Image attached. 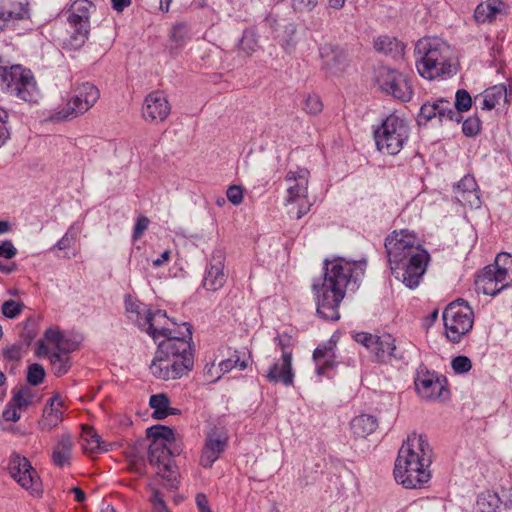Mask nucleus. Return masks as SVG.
I'll return each instance as SVG.
<instances>
[{"instance_id": "a18cd8bd", "label": "nucleus", "mask_w": 512, "mask_h": 512, "mask_svg": "<svg viewBox=\"0 0 512 512\" xmlns=\"http://www.w3.org/2000/svg\"><path fill=\"white\" fill-rule=\"evenodd\" d=\"M481 130V120L477 115L468 117L462 123V132L467 137H475Z\"/></svg>"}, {"instance_id": "052dcab7", "label": "nucleus", "mask_w": 512, "mask_h": 512, "mask_svg": "<svg viewBox=\"0 0 512 512\" xmlns=\"http://www.w3.org/2000/svg\"><path fill=\"white\" fill-rule=\"evenodd\" d=\"M495 90H498L499 95L502 94V88L493 87L492 89L488 90L483 99V109L492 110L496 106L497 99L495 97V94L493 93V91Z\"/></svg>"}, {"instance_id": "4be33fe9", "label": "nucleus", "mask_w": 512, "mask_h": 512, "mask_svg": "<svg viewBox=\"0 0 512 512\" xmlns=\"http://www.w3.org/2000/svg\"><path fill=\"white\" fill-rule=\"evenodd\" d=\"M309 172L301 169L297 172L289 171L286 176L288 182H292L287 188L286 204H292L307 197Z\"/></svg>"}, {"instance_id": "f03ea898", "label": "nucleus", "mask_w": 512, "mask_h": 512, "mask_svg": "<svg viewBox=\"0 0 512 512\" xmlns=\"http://www.w3.org/2000/svg\"><path fill=\"white\" fill-rule=\"evenodd\" d=\"M192 326L182 323L178 329L158 340L155 357L150 364L153 376L161 380H175L192 370L194 365L191 345Z\"/></svg>"}, {"instance_id": "393cba45", "label": "nucleus", "mask_w": 512, "mask_h": 512, "mask_svg": "<svg viewBox=\"0 0 512 512\" xmlns=\"http://www.w3.org/2000/svg\"><path fill=\"white\" fill-rule=\"evenodd\" d=\"M226 282V274L224 273V262L221 255L213 256L212 262L206 270L203 280V286L209 291H217Z\"/></svg>"}, {"instance_id": "6e6552de", "label": "nucleus", "mask_w": 512, "mask_h": 512, "mask_svg": "<svg viewBox=\"0 0 512 512\" xmlns=\"http://www.w3.org/2000/svg\"><path fill=\"white\" fill-rule=\"evenodd\" d=\"M409 137V127L404 119L390 114L374 131L377 149L388 155H396Z\"/></svg>"}, {"instance_id": "dca6fc26", "label": "nucleus", "mask_w": 512, "mask_h": 512, "mask_svg": "<svg viewBox=\"0 0 512 512\" xmlns=\"http://www.w3.org/2000/svg\"><path fill=\"white\" fill-rule=\"evenodd\" d=\"M433 119H437L440 124L445 120L460 123L462 121V115H458V112L454 111L450 101L439 98L432 103L427 102L421 106L417 116V123L419 125H426Z\"/></svg>"}, {"instance_id": "09e8293b", "label": "nucleus", "mask_w": 512, "mask_h": 512, "mask_svg": "<svg viewBox=\"0 0 512 512\" xmlns=\"http://www.w3.org/2000/svg\"><path fill=\"white\" fill-rule=\"evenodd\" d=\"M24 304L14 300H7L2 304V314L9 318H16L23 310Z\"/></svg>"}, {"instance_id": "ea45409f", "label": "nucleus", "mask_w": 512, "mask_h": 512, "mask_svg": "<svg viewBox=\"0 0 512 512\" xmlns=\"http://www.w3.org/2000/svg\"><path fill=\"white\" fill-rule=\"evenodd\" d=\"M274 341L281 351V357L285 358V366L288 367L289 359H292V338L287 334H283L278 335Z\"/></svg>"}, {"instance_id": "0eeeda50", "label": "nucleus", "mask_w": 512, "mask_h": 512, "mask_svg": "<svg viewBox=\"0 0 512 512\" xmlns=\"http://www.w3.org/2000/svg\"><path fill=\"white\" fill-rule=\"evenodd\" d=\"M512 285V255L500 253L494 264L486 266L475 280L477 293L496 296Z\"/></svg>"}, {"instance_id": "f257e3e1", "label": "nucleus", "mask_w": 512, "mask_h": 512, "mask_svg": "<svg viewBox=\"0 0 512 512\" xmlns=\"http://www.w3.org/2000/svg\"><path fill=\"white\" fill-rule=\"evenodd\" d=\"M365 262L347 261L336 258L325 260L324 276L321 284L314 283L317 314L324 320L337 321L340 318L339 305L349 285H355L364 274Z\"/></svg>"}, {"instance_id": "680f3d73", "label": "nucleus", "mask_w": 512, "mask_h": 512, "mask_svg": "<svg viewBox=\"0 0 512 512\" xmlns=\"http://www.w3.org/2000/svg\"><path fill=\"white\" fill-rule=\"evenodd\" d=\"M17 249L14 247L12 241L5 240L0 243V257L5 259H12L16 256Z\"/></svg>"}, {"instance_id": "423d86ee", "label": "nucleus", "mask_w": 512, "mask_h": 512, "mask_svg": "<svg viewBox=\"0 0 512 512\" xmlns=\"http://www.w3.org/2000/svg\"><path fill=\"white\" fill-rule=\"evenodd\" d=\"M0 56V89L25 102H35L38 88L32 71L21 64L8 65Z\"/></svg>"}, {"instance_id": "9b49d317", "label": "nucleus", "mask_w": 512, "mask_h": 512, "mask_svg": "<svg viewBox=\"0 0 512 512\" xmlns=\"http://www.w3.org/2000/svg\"><path fill=\"white\" fill-rule=\"evenodd\" d=\"M430 254L424 248L407 255L402 262L390 265L392 274L410 289L416 288L426 272Z\"/></svg>"}, {"instance_id": "a19ab883", "label": "nucleus", "mask_w": 512, "mask_h": 512, "mask_svg": "<svg viewBox=\"0 0 512 512\" xmlns=\"http://www.w3.org/2000/svg\"><path fill=\"white\" fill-rule=\"evenodd\" d=\"M454 111L461 115L463 112H467L472 106V98L465 89H460L456 92L455 103L452 105Z\"/></svg>"}, {"instance_id": "bf43d9fd", "label": "nucleus", "mask_w": 512, "mask_h": 512, "mask_svg": "<svg viewBox=\"0 0 512 512\" xmlns=\"http://www.w3.org/2000/svg\"><path fill=\"white\" fill-rule=\"evenodd\" d=\"M3 356L7 361L18 362L22 358L21 346L11 345L3 350Z\"/></svg>"}, {"instance_id": "6ab92c4d", "label": "nucleus", "mask_w": 512, "mask_h": 512, "mask_svg": "<svg viewBox=\"0 0 512 512\" xmlns=\"http://www.w3.org/2000/svg\"><path fill=\"white\" fill-rule=\"evenodd\" d=\"M228 444V437L225 433L213 430L207 434L200 456V465L204 468H211L220 455L225 451Z\"/></svg>"}, {"instance_id": "37998d69", "label": "nucleus", "mask_w": 512, "mask_h": 512, "mask_svg": "<svg viewBox=\"0 0 512 512\" xmlns=\"http://www.w3.org/2000/svg\"><path fill=\"white\" fill-rule=\"evenodd\" d=\"M303 110L312 116L320 114L323 110V103L317 94H308L303 101Z\"/></svg>"}, {"instance_id": "ddd939ff", "label": "nucleus", "mask_w": 512, "mask_h": 512, "mask_svg": "<svg viewBox=\"0 0 512 512\" xmlns=\"http://www.w3.org/2000/svg\"><path fill=\"white\" fill-rule=\"evenodd\" d=\"M384 245L389 265L398 264L407 258L408 254L423 248L416 233L407 229L393 231L386 237Z\"/></svg>"}, {"instance_id": "603ef678", "label": "nucleus", "mask_w": 512, "mask_h": 512, "mask_svg": "<svg viewBox=\"0 0 512 512\" xmlns=\"http://www.w3.org/2000/svg\"><path fill=\"white\" fill-rule=\"evenodd\" d=\"M318 6V0H291V7L296 13H310Z\"/></svg>"}, {"instance_id": "2f4dec72", "label": "nucleus", "mask_w": 512, "mask_h": 512, "mask_svg": "<svg viewBox=\"0 0 512 512\" xmlns=\"http://www.w3.org/2000/svg\"><path fill=\"white\" fill-rule=\"evenodd\" d=\"M82 441V447L85 452L95 454L109 450L110 444L102 441L101 436L92 427L83 428Z\"/></svg>"}, {"instance_id": "72a5a7b5", "label": "nucleus", "mask_w": 512, "mask_h": 512, "mask_svg": "<svg viewBox=\"0 0 512 512\" xmlns=\"http://www.w3.org/2000/svg\"><path fill=\"white\" fill-rule=\"evenodd\" d=\"M502 501L499 495L487 490L478 495L474 512H499Z\"/></svg>"}, {"instance_id": "c9c22d12", "label": "nucleus", "mask_w": 512, "mask_h": 512, "mask_svg": "<svg viewBox=\"0 0 512 512\" xmlns=\"http://www.w3.org/2000/svg\"><path fill=\"white\" fill-rule=\"evenodd\" d=\"M62 415L63 412L60 409L46 405L39 424L43 430H51L62 421Z\"/></svg>"}, {"instance_id": "774afa93", "label": "nucleus", "mask_w": 512, "mask_h": 512, "mask_svg": "<svg viewBox=\"0 0 512 512\" xmlns=\"http://www.w3.org/2000/svg\"><path fill=\"white\" fill-rule=\"evenodd\" d=\"M170 255H171V252L169 250H165L161 255L160 257H158L157 259H154L152 261V264L154 267H161L163 266L165 263L168 262V260L170 259Z\"/></svg>"}, {"instance_id": "f704fd0d", "label": "nucleus", "mask_w": 512, "mask_h": 512, "mask_svg": "<svg viewBox=\"0 0 512 512\" xmlns=\"http://www.w3.org/2000/svg\"><path fill=\"white\" fill-rule=\"evenodd\" d=\"M33 391L28 386H22L17 390H13V396L9 401L14 405L20 412L25 411L33 403Z\"/></svg>"}, {"instance_id": "5701e85b", "label": "nucleus", "mask_w": 512, "mask_h": 512, "mask_svg": "<svg viewBox=\"0 0 512 512\" xmlns=\"http://www.w3.org/2000/svg\"><path fill=\"white\" fill-rule=\"evenodd\" d=\"M323 67L332 74H338L345 69L346 54L339 46L325 44L320 48Z\"/></svg>"}, {"instance_id": "9d476101", "label": "nucleus", "mask_w": 512, "mask_h": 512, "mask_svg": "<svg viewBox=\"0 0 512 512\" xmlns=\"http://www.w3.org/2000/svg\"><path fill=\"white\" fill-rule=\"evenodd\" d=\"M374 82L381 92L402 102L410 101L413 96L412 85L408 77L396 69L386 66L379 67L375 71Z\"/></svg>"}, {"instance_id": "cd10ccee", "label": "nucleus", "mask_w": 512, "mask_h": 512, "mask_svg": "<svg viewBox=\"0 0 512 512\" xmlns=\"http://www.w3.org/2000/svg\"><path fill=\"white\" fill-rule=\"evenodd\" d=\"M73 441L70 435H62L53 448L51 460L59 468L70 465L72 455Z\"/></svg>"}, {"instance_id": "4c0bfd02", "label": "nucleus", "mask_w": 512, "mask_h": 512, "mask_svg": "<svg viewBox=\"0 0 512 512\" xmlns=\"http://www.w3.org/2000/svg\"><path fill=\"white\" fill-rule=\"evenodd\" d=\"M62 352L52 353L50 356V362L52 370L56 376H62L70 369V359L67 356H62Z\"/></svg>"}, {"instance_id": "6e6d98bb", "label": "nucleus", "mask_w": 512, "mask_h": 512, "mask_svg": "<svg viewBox=\"0 0 512 512\" xmlns=\"http://www.w3.org/2000/svg\"><path fill=\"white\" fill-rule=\"evenodd\" d=\"M226 196L233 205H239L243 201V190L240 186L232 185L227 189Z\"/></svg>"}, {"instance_id": "412c9836", "label": "nucleus", "mask_w": 512, "mask_h": 512, "mask_svg": "<svg viewBox=\"0 0 512 512\" xmlns=\"http://www.w3.org/2000/svg\"><path fill=\"white\" fill-rule=\"evenodd\" d=\"M454 194L458 202L471 208H479L481 200L476 180L471 175H465L454 187Z\"/></svg>"}, {"instance_id": "39448f33", "label": "nucleus", "mask_w": 512, "mask_h": 512, "mask_svg": "<svg viewBox=\"0 0 512 512\" xmlns=\"http://www.w3.org/2000/svg\"><path fill=\"white\" fill-rule=\"evenodd\" d=\"M415 53L418 55L416 68L421 77L433 80L451 75L450 49L445 42L436 38L420 39L416 43Z\"/></svg>"}, {"instance_id": "c756f323", "label": "nucleus", "mask_w": 512, "mask_h": 512, "mask_svg": "<svg viewBox=\"0 0 512 512\" xmlns=\"http://www.w3.org/2000/svg\"><path fill=\"white\" fill-rule=\"evenodd\" d=\"M335 349L333 346H325L316 348L313 352V359L316 363V372L318 375H325L330 369L336 365Z\"/></svg>"}, {"instance_id": "c03bdc74", "label": "nucleus", "mask_w": 512, "mask_h": 512, "mask_svg": "<svg viewBox=\"0 0 512 512\" xmlns=\"http://www.w3.org/2000/svg\"><path fill=\"white\" fill-rule=\"evenodd\" d=\"M45 378V370L41 364L34 363L28 367L27 381L30 385L38 386Z\"/></svg>"}, {"instance_id": "13d9d810", "label": "nucleus", "mask_w": 512, "mask_h": 512, "mask_svg": "<svg viewBox=\"0 0 512 512\" xmlns=\"http://www.w3.org/2000/svg\"><path fill=\"white\" fill-rule=\"evenodd\" d=\"M2 417L5 421L17 422L21 418V413L12 403L8 402L3 410Z\"/></svg>"}, {"instance_id": "4468645a", "label": "nucleus", "mask_w": 512, "mask_h": 512, "mask_svg": "<svg viewBox=\"0 0 512 512\" xmlns=\"http://www.w3.org/2000/svg\"><path fill=\"white\" fill-rule=\"evenodd\" d=\"M414 384L419 396L425 400L446 398L449 394L447 379L435 371H429L424 365L418 367Z\"/></svg>"}, {"instance_id": "aec40b11", "label": "nucleus", "mask_w": 512, "mask_h": 512, "mask_svg": "<svg viewBox=\"0 0 512 512\" xmlns=\"http://www.w3.org/2000/svg\"><path fill=\"white\" fill-rule=\"evenodd\" d=\"M378 362L405 361V352L396 344V339L391 334L377 335L371 351Z\"/></svg>"}, {"instance_id": "e433bc0d", "label": "nucleus", "mask_w": 512, "mask_h": 512, "mask_svg": "<svg viewBox=\"0 0 512 512\" xmlns=\"http://www.w3.org/2000/svg\"><path fill=\"white\" fill-rule=\"evenodd\" d=\"M45 339L55 344L57 351L67 354L74 351L73 347H64V343H68V339L57 329L49 328L45 331Z\"/></svg>"}, {"instance_id": "3c124183", "label": "nucleus", "mask_w": 512, "mask_h": 512, "mask_svg": "<svg viewBox=\"0 0 512 512\" xmlns=\"http://www.w3.org/2000/svg\"><path fill=\"white\" fill-rule=\"evenodd\" d=\"M92 7V3L88 0H76L71 6V13L69 15H76L89 21V9Z\"/></svg>"}, {"instance_id": "f8f14e48", "label": "nucleus", "mask_w": 512, "mask_h": 512, "mask_svg": "<svg viewBox=\"0 0 512 512\" xmlns=\"http://www.w3.org/2000/svg\"><path fill=\"white\" fill-rule=\"evenodd\" d=\"M99 96V89L95 85L89 82L82 83L75 88L73 97L66 105L54 113L53 119L68 120L82 115L94 106Z\"/></svg>"}, {"instance_id": "5fc2aeb1", "label": "nucleus", "mask_w": 512, "mask_h": 512, "mask_svg": "<svg viewBox=\"0 0 512 512\" xmlns=\"http://www.w3.org/2000/svg\"><path fill=\"white\" fill-rule=\"evenodd\" d=\"M377 335L367 332L356 333L354 339L356 342L365 346L368 350L372 351Z\"/></svg>"}, {"instance_id": "a878e982", "label": "nucleus", "mask_w": 512, "mask_h": 512, "mask_svg": "<svg viewBox=\"0 0 512 512\" xmlns=\"http://www.w3.org/2000/svg\"><path fill=\"white\" fill-rule=\"evenodd\" d=\"M285 358L275 361L268 369L266 378L270 383H281L284 386H292L294 383V372L292 368V359H289L288 367L285 366Z\"/></svg>"}, {"instance_id": "49530a36", "label": "nucleus", "mask_w": 512, "mask_h": 512, "mask_svg": "<svg viewBox=\"0 0 512 512\" xmlns=\"http://www.w3.org/2000/svg\"><path fill=\"white\" fill-rule=\"evenodd\" d=\"M78 233V228L74 224L71 225L64 236L55 244V247L59 250L70 248L75 243Z\"/></svg>"}, {"instance_id": "a211bd4d", "label": "nucleus", "mask_w": 512, "mask_h": 512, "mask_svg": "<svg viewBox=\"0 0 512 512\" xmlns=\"http://www.w3.org/2000/svg\"><path fill=\"white\" fill-rule=\"evenodd\" d=\"M171 112V105L161 91L148 94L142 106V116L146 122L159 123L167 119Z\"/></svg>"}, {"instance_id": "864d4df0", "label": "nucleus", "mask_w": 512, "mask_h": 512, "mask_svg": "<svg viewBox=\"0 0 512 512\" xmlns=\"http://www.w3.org/2000/svg\"><path fill=\"white\" fill-rule=\"evenodd\" d=\"M149 405L154 411L168 409L170 399L164 393L155 394L150 397Z\"/></svg>"}, {"instance_id": "8fccbe9b", "label": "nucleus", "mask_w": 512, "mask_h": 512, "mask_svg": "<svg viewBox=\"0 0 512 512\" xmlns=\"http://www.w3.org/2000/svg\"><path fill=\"white\" fill-rule=\"evenodd\" d=\"M451 367L456 374H465L471 370L472 362L467 356L460 355L452 359Z\"/></svg>"}, {"instance_id": "e2e57ef3", "label": "nucleus", "mask_w": 512, "mask_h": 512, "mask_svg": "<svg viewBox=\"0 0 512 512\" xmlns=\"http://www.w3.org/2000/svg\"><path fill=\"white\" fill-rule=\"evenodd\" d=\"M7 119H8V113L4 109L0 108V147L9 138V132L6 127Z\"/></svg>"}, {"instance_id": "7c9ffc66", "label": "nucleus", "mask_w": 512, "mask_h": 512, "mask_svg": "<svg viewBox=\"0 0 512 512\" xmlns=\"http://www.w3.org/2000/svg\"><path fill=\"white\" fill-rule=\"evenodd\" d=\"M374 47L378 52L391 56L394 59L402 57L405 50V46L402 42L395 37L386 35L379 36L374 41Z\"/></svg>"}, {"instance_id": "0e129e2a", "label": "nucleus", "mask_w": 512, "mask_h": 512, "mask_svg": "<svg viewBox=\"0 0 512 512\" xmlns=\"http://www.w3.org/2000/svg\"><path fill=\"white\" fill-rule=\"evenodd\" d=\"M195 502L199 512H212L209 507L208 498L204 493L196 494Z\"/></svg>"}, {"instance_id": "338daca9", "label": "nucleus", "mask_w": 512, "mask_h": 512, "mask_svg": "<svg viewBox=\"0 0 512 512\" xmlns=\"http://www.w3.org/2000/svg\"><path fill=\"white\" fill-rule=\"evenodd\" d=\"M145 308L146 307L142 303H131L130 305L127 306V311L131 313H136L138 320L139 318H142L140 316L142 312L144 314L147 312Z\"/></svg>"}, {"instance_id": "b1692460", "label": "nucleus", "mask_w": 512, "mask_h": 512, "mask_svg": "<svg viewBox=\"0 0 512 512\" xmlns=\"http://www.w3.org/2000/svg\"><path fill=\"white\" fill-rule=\"evenodd\" d=\"M29 18L28 0H0V21L5 23Z\"/></svg>"}, {"instance_id": "bb28decb", "label": "nucleus", "mask_w": 512, "mask_h": 512, "mask_svg": "<svg viewBox=\"0 0 512 512\" xmlns=\"http://www.w3.org/2000/svg\"><path fill=\"white\" fill-rule=\"evenodd\" d=\"M68 23L70 28H72L68 43L72 49H79L88 39L90 22L86 21L85 17L81 18L80 16L69 15Z\"/></svg>"}, {"instance_id": "c85d7f7f", "label": "nucleus", "mask_w": 512, "mask_h": 512, "mask_svg": "<svg viewBox=\"0 0 512 512\" xmlns=\"http://www.w3.org/2000/svg\"><path fill=\"white\" fill-rule=\"evenodd\" d=\"M505 3L502 0H487L480 3L475 11L474 18L477 22H493L498 14L504 12Z\"/></svg>"}, {"instance_id": "58836bf2", "label": "nucleus", "mask_w": 512, "mask_h": 512, "mask_svg": "<svg viewBox=\"0 0 512 512\" xmlns=\"http://www.w3.org/2000/svg\"><path fill=\"white\" fill-rule=\"evenodd\" d=\"M190 28L187 23H176L170 32V39L177 45L182 46L189 38Z\"/></svg>"}, {"instance_id": "de8ad7c7", "label": "nucleus", "mask_w": 512, "mask_h": 512, "mask_svg": "<svg viewBox=\"0 0 512 512\" xmlns=\"http://www.w3.org/2000/svg\"><path fill=\"white\" fill-rule=\"evenodd\" d=\"M149 501L153 512H170L166 502L164 501L163 495L154 487H151V496Z\"/></svg>"}, {"instance_id": "69168bd1", "label": "nucleus", "mask_w": 512, "mask_h": 512, "mask_svg": "<svg viewBox=\"0 0 512 512\" xmlns=\"http://www.w3.org/2000/svg\"><path fill=\"white\" fill-rule=\"evenodd\" d=\"M299 201H300V203H299L298 209L295 213L296 219H301L310 210V204L308 203L306 198H304L303 200H299Z\"/></svg>"}, {"instance_id": "4d7b16f0", "label": "nucleus", "mask_w": 512, "mask_h": 512, "mask_svg": "<svg viewBox=\"0 0 512 512\" xmlns=\"http://www.w3.org/2000/svg\"><path fill=\"white\" fill-rule=\"evenodd\" d=\"M149 219L146 216H139L136 220L134 231L132 234L133 240H138L145 230H147L149 226Z\"/></svg>"}, {"instance_id": "20e7f679", "label": "nucleus", "mask_w": 512, "mask_h": 512, "mask_svg": "<svg viewBox=\"0 0 512 512\" xmlns=\"http://www.w3.org/2000/svg\"><path fill=\"white\" fill-rule=\"evenodd\" d=\"M146 436L151 440L148 448V460L161 477L163 484L169 490L177 489L179 472L174 463V456L179 455L180 449L175 440L173 428L165 425H153L146 430Z\"/></svg>"}, {"instance_id": "f3484780", "label": "nucleus", "mask_w": 512, "mask_h": 512, "mask_svg": "<svg viewBox=\"0 0 512 512\" xmlns=\"http://www.w3.org/2000/svg\"><path fill=\"white\" fill-rule=\"evenodd\" d=\"M168 322H171L173 326H179L174 321L167 317V314L163 310L147 311L143 318L138 319L139 327L143 328L155 342L165 335H170L176 328L168 326Z\"/></svg>"}, {"instance_id": "1a4fd4ad", "label": "nucleus", "mask_w": 512, "mask_h": 512, "mask_svg": "<svg viewBox=\"0 0 512 512\" xmlns=\"http://www.w3.org/2000/svg\"><path fill=\"white\" fill-rule=\"evenodd\" d=\"M442 318L446 337L452 343H459L473 328L474 312L463 299H457L448 304Z\"/></svg>"}, {"instance_id": "7ed1b4c3", "label": "nucleus", "mask_w": 512, "mask_h": 512, "mask_svg": "<svg viewBox=\"0 0 512 512\" xmlns=\"http://www.w3.org/2000/svg\"><path fill=\"white\" fill-rule=\"evenodd\" d=\"M432 449L423 435L412 434L402 444L395 460V481L406 489H421L431 478Z\"/></svg>"}, {"instance_id": "79ce46f5", "label": "nucleus", "mask_w": 512, "mask_h": 512, "mask_svg": "<svg viewBox=\"0 0 512 512\" xmlns=\"http://www.w3.org/2000/svg\"><path fill=\"white\" fill-rule=\"evenodd\" d=\"M248 366L246 361L240 359L239 352L236 350L234 354L219 363V369L222 374L230 372L233 368L238 367L240 370L246 369Z\"/></svg>"}, {"instance_id": "2eb2a0df", "label": "nucleus", "mask_w": 512, "mask_h": 512, "mask_svg": "<svg viewBox=\"0 0 512 512\" xmlns=\"http://www.w3.org/2000/svg\"><path fill=\"white\" fill-rule=\"evenodd\" d=\"M8 470L11 477L17 481L26 490H30L32 494H38L39 476L32 467L30 461L18 453H13L8 462Z\"/></svg>"}, {"instance_id": "473e14b6", "label": "nucleus", "mask_w": 512, "mask_h": 512, "mask_svg": "<svg viewBox=\"0 0 512 512\" xmlns=\"http://www.w3.org/2000/svg\"><path fill=\"white\" fill-rule=\"evenodd\" d=\"M377 426V419L367 414L359 415L351 421V430L353 434L359 438H365L372 434Z\"/></svg>"}]
</instances>
